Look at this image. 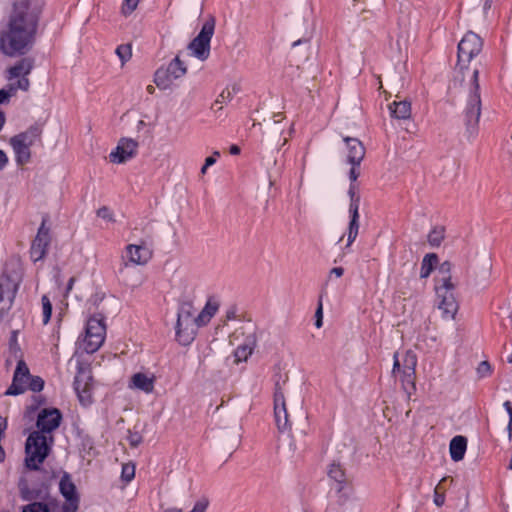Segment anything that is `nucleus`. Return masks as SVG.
<instances>
[{
	"label": "nucleus",
	"mask_w": 512,
	"mask_h": 512,
	"mask_svg": "<svg viewBox=\"0 0 512 512\" xmlns=\"http://www.w3.org/2000/svg\"><path fill=\"white\" fill-rule=\"evenodd\" d=\"M32 12L30 0H18L14 3L9 19L8 31L0 36V48L6 55L22 53L32 38Z\"/></svg>",
	"instance_id": "f257e3e1"
},
{
	"label": "nucleus",
	"mask_w": 512,
	"mask_h": 512,
	"mask_svg": "<svg viewBox=\"0 0 512 512\" xmlns=\"http://www.w3.org/2000/svg\"><path fill=\"white\" fill-rule=\"evenodd\" d=\"M22 276L21 261L18 258L9 259L0 276V318L11 308Z\"/></svg>",
	"instance_id": "f03ea898"
},
{
	"label": "nucleus",
	"mask_w": 512,
	"mask_h": 512,
	"mask_svg": "<svg viewBox=\"0 0 512 512\" xmlns=\"http://www.w3.org/2000/svg\"><path fill=\"white\" fill-rule=\"evenodd\" d=\"M22 433L23 435L27 436V439L25 443L24 465L22 467L17 486L21 499L24 501H31L32 490L30 488V483L32 481V427L26 426ZM22 512H32V502L24 505L22 507Z\"/></svg>",
	"instance_id": "7ed1b4c3"
},
{
	"label": "nucleus",
	"mask_w": 512,
	"mask_h": 512,
	"mask_svg": "<svg viewBox=\"0 0 512 512\" xmlns=\"http://www.w3.org/2000/svg\"><path fill=\"white\" fill-rule=\"evenodd\" d=\"M393 358L392 375L400 380L403 389L410 394L411 390H415L417 356L413 351L407 350L403 354L396 352Z\"/></svg>",
	"instance_id": "20e7f679"
},
{
	"label": "nucleus",
	"mask_w": 512,
	"mask_h": 512,
	"mask_svg": "<svg viewBox=\"0 0 512 512\" xmlns=\"http://www.w3.org/2000/svg\"><path fill=\"white\" fill-rule=\"evenodd\" d=\"M480 116L479 69L474 68L471 77L470 94L465 108V123L470 137H474L477 134Z\"/></svg>",
	"instance_id": "39448f33"
},
{
	"label": "nucleus",
	"mask_w": 512,
	"mask_h": 512,
	"mask_svg": "<svg viewBox=\"0 0 512 512\" xmlns=\"http://www.w3.org/2000/svg\"><path fill=\"white\" fill-rule=\"evenodd\" d=\"M106 338V325L104 317L100 314L91 316L86 323L85 334L80 342V347L85 352L92 354L104 343Z\"/></svg>",
	"instance_id": "423d86ee"
},
{
	"label": "nucleus",
	"mask_w": 512,
	"mask_h": 512,
	"mask_svg": "<svg viewBox=\"0 0 512 512\" xmlns=\"http://www.w3.org/2000/svg\"><path fill=\"white\" fill-rule=\"evenodd\" d=\"M187 73L186 64L177 55L166 67H160L154 74V83L161 90L170 89L173 83Z\"/></svg>",
	"instance_id": "0eeeda50"
},
{
	"label": "nucleus",
	"mask_w": 512,
	"mask_h": 512,
	"mask_svg": "<svg viewBox=\"0 0 512 512\" xmlns=\"http://www.w3.org/2000/svg\"><path fill=\"white\" fill-rule=\"evenodd\" d=\"M483 48L482 38L472 32H467L458 44V63L461 70L467 68V65L476 57Z\"/></svg>",
	"instance_id": "6e6552de"
},
{
	"label": "nucleus",
	"mask_w": 512,
	"mask_h": 512,
	"mask_svg": "<svg viewBox=\"0 0 512 512\" xmlns=\"http://www.w3.org/2000/svg\"><path fill=\"white\" fill-rule=\"evenodd\" d=\"M215 21L213 18L206 21L199 34L189 43L188 49L191 55L201 61H205L210 55V42L214 34Z\"/></svg>",
	"instance_id": "1a4fd4ad"
},
{
	"label": "nucleus",
	"mask_w": 512,
	"mask_h": 512,
	"mask_svg": "<svg viewBox=\"0 0 512 512\" xmlns=\"http://www.w3.org/2000/svg\"><path fill=\"white\" fill-rule=\"evenodd\" d=\"M435 291L442 316L446 319H453L458 311V303L454 295L455 284L444 279L442 284H435Z\"/></svg>",
	"instance_id": "9d476101"
},
{
	"label": "nucleus",
	"mask_w": 512,
	"mask_h": 512,
	"mask_svg": "<svg viewBox=\"0 0 512 512\" xmlns=\"http://www.w3.org/2000/svg\"><path fill=\"white\" fill-rule=\"evenodd\" d=\"M92 389V374L89 366L78 362L77 374L74 380V390L83 406H88L92 403Z\"/></svg>",
	"instance_id": "9b49d317"
},
{
	"label": "nucleus",
	"mask_w": 512,
	"mask_h": 512,
	"mask_svg": "<svg viewBox=\"0 0 512 512\" xmlns=\"http://www.w3.org/2000/svg\"><path fill=\"white\" fill-rule=\"evenodd\" d=\"M63 420L62 413L55 407H45L38 411L34 432L54 436Z\"/></svg>",
	"instance_id": "f8f14e48"
},
{
	"label": "nucleus",
	"mask_w": 512,
	"mask_h": 512,
	"mask_svg": "<svg viewBox=\"0 0 512 512\" xmlns=\"http://www.w3.org/2000/svg\"><path fill=\"white\" fill-rule=\"evenodd\" d=\"M55 436L34 432V473L40 471V465L51 455Z\"/></svg>",
	"instance_id": "ddd939ff"
},
{
	"label": "nucleus",
	"mask_w": 512,
	"mask_h": 512,
	"mask_svg": "<svg viewBox=\"0 0 512 512\" xmlns=\"http://www.w3.org/2000/svg\"><path fill=\"white\" fill-rule=\"evenodd\" d=\"M9 143L13 148L17 165L28 164L31 159L32 134L29 131L19 133L13 136Z\"/></svg>",
	"instance_id": "4468645a"
},
{
	"label": "nucleus",
	"mask_w": 512,
	"mask_h": 512,
	"mask_svg": "<svg viewBox=\"0 0 512 512\" xmlns=\"http://www.w3.org/2000/svg\"><path fill=\"white\" fill-rule=\"evenodd\" d=\"M32 388L29 368L23 360H19L13 375L12 384L6 390L5 395H20Z\"/></svg>",
	"instance_id": "2eb2a0df"
},
{
	"label": "nucleus",
	"mask_w": 512,
	"mask_h": 512,
	"mask_svg": "<svg viewBox=\"0 0 512 512\" xmlns=\"http://www.w3.org/2000/svg\"><path fill=\"white\" fill-rule=\"evenodd\" d=\"M52 241L51 234V222L50 217L45 214L42 217L41 225L37 231L36 237H34V262L43 259L48 251L50 243Z\"/></svg>",
	"instance_id": "dca6fc26"
},
{
	"label": "nucleus",
	"mask_w": 512,
	"mask_h": 512,
	"mask_svg": "<svg viewBox=\"0 0 512 512\" xmlns=\"http://www.w3.org/2000/svg\"><path fill=\"white\" fill-rule=\"evenodd\" d=\"M32 70V60L23 58L8 70V79L13 82L12 88L27 91L30 86L28 75Z\"/></svg>",
	"instance_id": "f3484780"
},
{
	"label": "nucleus",
	"mask_w": 512,
	"mask_h": 512,
	"mask_svg": "<svg viewBox=\"0 0 512 512\" xmlns=\"http://www.w3.org/2000/svg\"><path fill=\"white\" fill-rule=\"evenodd\" d=\"M138 143L131 138H122L117 147L109 154L110 161L116 164H122L135 157Z\"/></svg>",
	"instance_id": "a211bd4d"
},
{
	"label": "nucleus",
	"mask_w": 512,
	"mask_h": 512,
	"mask_svg": "<svg viewBox=\"0 0 512 512\" xmlns=\"http://www.w3.org/2000/svg\"><path fill=\"white\" fill-rule=\"evenodd\" d=\"M274 414L275 421L279 430H284L288 427V413L283 390L279 382L275 384L274 391Z\"/></svg>",
	"instance_id": "6ab92c4d"
},
{
	"label": "nucleus",
	"mask_w": 512,
	"mask_h": 512,
	"mask_svg": "<svg viewBox=\"0 0 512 512\" xmlns=\"http://www.w3.org/2000/svg\"><path fill=\"white\" fill-rule=\"evenodd\" d=\"M128 263L133 265H145L152 258L153 252L144 242L141 244H129L125 248Z\"/></svg>",
	"instance_id": "aec40b11"
},
{
	"label": "nucleus",
	"mask_w": 512,
	"mask_h": 512,
	"mask_svg": "<svg viewBox=\"0 0 512 512\" xmlns=\"http://www.w3.org/2000/svg\"><path fill=\"white\" fill-rule=\"evenodd\" d=\"M199 328L196 320H181L177 319L176 322V340L179 344L187 346L193 342Z\"/></svg>",
	"instance_id": "412c9836"
},
{
	"label": "nucleus",
	"mask_w": 512,
	"mask_h": 512,
	"mask_svg": "<svg viewBox=\"0 0 512 512\" xmlns=\"http://www.w3.org/2000/svg\"><path fill=\"white\" fill-rule=\"evenodd\" d=\"M348 147V162L353 166H359L365 156L363 144L356 138H345Z\"/></svg>",
	"instance_id": "4be33fe9"
},
{
	"label": "nucleus",
	"mask_w": 512,
	"mask_h": 512,
	"mask_svg": "<svg viewBox=\"0 0 512 512\" xmlns=\"http://www.w3.org/2000/svg\"><path fill=\"white\" fill-rule=\"evenodd\" d=\"M59 490L62 496L65 498V503H79V495L76 491V486L73 483L70 474L64 472L60 482Z\"/></svg>",
	"instance_id": "5701e85b"
},
{
	"label": "nucleus",
	"mask_w": 512,
	"mask_h": 512,
	"mask_svg": "<svg viewBox=\"0 0 512 512\" xmlns=\"http://www.w3.org/2000/svg\"><path fill=\"white\" fill-rule=\"evenodd\" d=\"M155 377L146 373H135L130 379V388L141 390L145 393H151L154 390Z\"/></svg>",
	"instance_id": "b1692460"
},
{
	"label": "nucleus",
	"mask_w": 512,
	"mask_h": 512,
	"mask_svg": "<svg viewBox=\"0 0 512 512\" xmlns=\"http://www.w3.org/2000/svg\"><path fill=\"white\" fill-rule=\"evenodd\" d=\"M219 302L214 298H209L204 308L196 316V323L199 327L206 326L219 309Z\"/></svg>",
	"instance_id": "393cba45"
},
{
	"label": "nucleus",
	"mask_w": 512,
	"mask_h": 512,
	"mask_svg": "<svg viewBox=\"0 0 512 512\" xmlns=\"http://www.w3.org/2000/svg\"><path fill=\"white\" fill-rule=\"evenodd\" d=\"M467 449V439L464 436H455L449 446L451 459L455 462L461 461L464 458Z\"/></svg>",
	"instance_id": "a878e982"
},
{
	"label": "nucleus",
	"mask_w": 512,
	"mask_h": 512,
	"mask_svg": "<svg viewBox=\"0 0 512 512\" xmlns=\"http://www.w3.org/2000/svg\"><path fill=\"white\" fill-rule=\"evenodd\" d=\"M349 213H350V221H349L348 230H347L346 247H350L352 245V243L356 240V238L358 236V232H359V227H360L359 210H356V207H354L353 209H349Z\"/></svg>",
	"instance_id": "bb28decb"
},
{
	"label": "nucleus",
	"mask_w": 512,
	"mask_h": 512,
	"mask_svg": "<svg viewBox=\"0 0 512 512\" xmlns=\"http://www.w3.org/2000/svg\"><path fill=\"white\" fill-rule=\"evenodd\" d=\"M389 109L391 115L397 119H408L411 116V103L407 100H395Z\"/></svg>",
	"instance_id": "cd10ccee"
},
{
	"label": "nucleus",
	"mask_w": 512,
	"mask_h": 512,
	"mask_svg": "<svg viewBox=\"0 0 512 512\" xmlns=\"http://www.w3.org/2000/svg\"><path fill=\"white\" fill-rule=\"evenodd\" d=\"M438 257L436 254H427L424 256L420 269V277L427 278L431 274L433 267L436 265Z\"/></svg>",
	"instance_id": "c85d7f7f"
},
{
	"label": "nucleus",
	"mask_w": 512,
	"mask_h": 512,
	"mask_svg": "<svg viewBox=\"0 0 512 512\" xmlns=\"http://www.w3.org/2000/svg\"><path fill=\"white\" fill-rule=\"evenodd\" d=\"M195 312L196 309L194 308L193 303L191 301H184L179 307L177 319L196 320Z\"/></svg>",
	"instance_id": "c756f323"
},
{
	"label": "nucleus",
	"mask_w": 512,
	"mask_h": 512,
	"mask_svg": "<svg viewBox=\"0 0 512 512\" xmlns=\"http://www.w3.org/2000/svg\"><path fill=\"white\" fill-rule=\"evenodd\" d=\"M52 315V303L47 295H43L41 299V316L42 322L46 325Z\"/></svg>",
	"instance_id": "7c9ffc66"
},
{
	"label": "nucleus",
	"mask_w": 512,
	"mask_h": 512,
	"mask_svg": "<svg viewBox=\"0 0 512 512\" xmlns=\"http://www.w3.org/2000/svg\"><path fill=\"white\" fill-rule=\"evenodd\" d=\"M451 268L452 264L449 261L443 262L439 267V276L436 278L435 284H442L444 279H447L448 282H452Z\"/></svg>",
	"instance_id": "2f4dec72"
},
{
	"label": "nucleus",
	"mask_w": 512,
	"mask_h": 512,
	"mask_svg": "<svg viewBox=\"0 0 512 512\" xmlns=\"http://www.w3.org/2000/svg\"><path fill=\"white\" fill-rule=\"evenodd\" d=\"M444 239V228L435 227L428 234V242L431 246L438 247Z\"/></svg>",
	"instance_id": "473e14b6"
},
{
	"label": "nucleus",
	"mask_w": 512,
	"mask_h": 512,
	"mask_svg": "<svg viewBox=\"0 0 512 512\" xmlns=\"http://www.w3.org/2000/svg\"><path fill=\"white\" fill-rule=\"evenodd\" d=\"M116 54L120 58L122 64L126 63L132 56L131 46L129 44H122L116 48Z\"/></svg>",
	"instance_id": "72a5a7b5"
},
{
	"label": "nucleus",
	"mask_w": 512,
	"mask_h": 512,
	"mask_svg": "<svg viewBox=\"0 0 512 512\" xmlns=\"http://www.w3.org/2000/svg\"><path fill=\"white\" fill-rule=\"evenodd\" d=\"M252 349L247 345H242L237 347L234 352L235 362L239 363L241 361H246L247 358L251 355Z\"/></svg>",
	"instance_id": "f704fd0d"
},
{
	"label": "nucleus",
	"mask_w": 512,
	"mask_h": 512,
	"mask_svg": "<svg viewBox=\"0 0 512 512\" xmlns=\"http://www.w3.org/2000/svg\"><path fill=\"white\" fill-rule=\"evenodd\" d=\"M328 473L338 483H342L345 480V473L340 465L332 464Z\"/></svg>",
	"instance_id": "c9c22d12"
},
{
	"label": "nucleus",
	"mask_w": 512,
	"mask_h": 512,
	"mask_svg": "<svg viewBox=\"0 0 512 512\" xmlns=\"http://www.w3.org/2000/svg\"><path fill=\"white\" fill-rule=\"evenodd\" d=\"M348 194L350 196V205H349V209H353L354 207H356V210H359V206H360V196L356 193V187L355 185H350V188H349V191H348Z\"/></svg>",
	"instance_id": "e433bc0d"
},
{
	"label": "nucleus",
	"mask_w": 512,
	"mask_h": 512,
	"mask_svg": "<svg viewBox=\"0 0 512 512\" xmlns=\"http://www.w3.org/2000/svg\"><path fill=\"white\" fill-rule=\"evenodd\" d=\"M140 0H124L121 11L125 16L130 15L138 6Z\"/></svg>",
	"instance_id": "4c0bfd02"
},
{
	"label": "nucleus",
	"mask_w": 512,
	"mask_h": 512,
	"mask_svg": "<svg viewBox=\"0 0 512 512\" xmlns=\"http://www.w3.org/2000/svg\"><path fill=\"white\" fill-rule=\"evenodd\" d=\"M134 476H135L134 465L124 464L122 466V473H121L122 479L125 480L126 482H129L134 478Z\"/></svg>",
	"instance_id": "58836bf2"
},
{
	"label": "nucleus",
	"mask_w": 512,
	"mask_h": 512,
	"mask_svg": "<svg viewBox=\"0 0 512 512\" xmlns=\"http://www.w3.org/2000/svg\"><path fill=\"white\" fill-rule=\"evenodd\" d=\"M97 216L104 219V220H107L109 222H114L115 219H114V214L112 213V211L106 207V206H103L101 208H99L97 210Z\"/></svg>",
	"instance_id": "ea45409f"
},
{
	"label": "nucleus",
	"mask_w": 512,
	"mask_h": 512,
	"mask_svg": "<svg viewBox=\"0 0 512 512\" xmlns=\"http://www.w3.org/2000/svg\"><path fill=\"white\" fill-rule=\"evenodd\" d=\"M435 505L437 507H441L445 503V495L444 492H441V486H436L434 489V499Z\"/></svg>",
	"instance_id": "a19ab883"
},
{
	"label": "nucleus",
	"mask_w": 512,
	"mask_h": 512,
	"mask_svg": "<svg viewBox=\"0 0 512 512\" xmlns=\"http://www.w3.org/2000/svg\"><path fill=\"white\" fill-rule=\"evenodd\" d=\"M477 373L479 377H487L491 374V366L487 361H482L478 368Z\"/></svg>",
	"instance_id": "79ce46f5"
},
{
	"label": "nucleus",
	"mask_w": 512,
	"mask_h": 512,
	"mask_svg": "<svg viewBox=\"0 0 512 512\" xmlns=\"http://www.w3.org/2000/svg\"><path fill=\"white\" fill-rule=\"evenodd\" d=\"M315 317H316V321H315V325L317 328H321L322 325H323V308H322V302L320 301L319 304H318V307H317V310L315 312Z\"/></svg>",
	"instance_id": "37998d69"
},
{
	"label": "nucleus",
	"mask_w": 512,
	"mask_h": 512,
	"mask_svg": "<svg viewBox=\"0 0 512 512\" xmlns=\"http://www.w3.org/2000/svg\"><path fill=\"white\" fill-rule=\"evenodd\" d=\"M44 6H45L44 0H34V12L36 10L40 11ZM36 24H37V19H36V14L34 13V33L36 32Z\"/></svg>",
	"instance_id": "c03bdc74"
},
{
	"label": "nucleus",
	"mask_w": 512,
	"mask_h": 512,
	"mask_svg": "<svg viewBox=\"0 0 512 512\" xmlns=\"http://www.w3.org/2000/svg\"><path fill=\"white\" fill-rule=\"evenodd\" d=\"M79 503H65L62 506V512H77Z\"/></svg>",
	"instance_id": "a18cd8bd"
},
{
	"label": "nucleus",
	"mask_w": 512,
	"mask_h": 512,
	"mask_svg": "<svg viewBox=\"0 0 512 512\" xmlns=\"http://www.w3.org/2000/svg\"><path fill=\"white\" fill-rule=\"evenodd\" d=\"M34 512H50V510L47 503L34 502Z\"/></svg>",
	"instance_id": "49530a36"
},
{
	"label": "nucleus",
	"mask_w": 512,
	"mask_h": 512,
	"mask_svg": "<svg viewBox=\"0 0 512 512\" xmlns=\"http://www.w3.org/2000/svg\"><path fill=\"white\" fill-rule=\"evenodd\" d=\"M44 387V380L39 376H34V392H39Z\"/></svg>",
	"instance_id": "de8ad7c7"
},
{
	"label": "nucleus",
	"mask_w": 512,
	"mask_h": 512,
	"mask_svg": "<svg viewBox=\"0 0 512 512\" xmlns=\"http://www.w3.org/2000/svg\"><path fill=\"white\" fill-rule=\"evenodd\" d=\"M358 167L359 166H353L352 165V168L350 169L349 178H350V180L352 182H355L357 180V178L359 177V175H360Z\"/></svg>",
	"instance_id": "09e8293b"
},
{
	"label": "nucleus",
	"mask_w": 512,
	"mask_h": 512,
	"mask_svg": "<svg viewBox=\"0 0 512 512\" xmlns=\"http://www.w3.org/2000/svg\"><path fill=\"white\" fill-rule=\"evenodd\" d=\"M448 481H449L450 483H452V482H453V479H452L451 477H448V476L443 477V478L440 480V482L436 485V486H441V492H444V493H445V491H446V483H447Z\"/></svg>",
	"instance_id": "8fccbe9b"
},
{
	"label": "nucleus",
	"mask_w": 512,
	"mask_h": 512,
	"mask_svg": "<svg viewBox=\"0 0 512 512\" xmlns=\"http://www.w3.org/2000/svg\"><path fill=\"white\" fill-rule=\"evenodd\" d=\"M46 400L42 396H34V411L41 406L45 405Z\"/></svg>",
	"instance_id": "3c124183"
},
{
	"label": "nucleus",
	"mask_w": 512,
	"mask_h": 512,
	"mask_svg": "<svg viewBox=\"0 0 512 512\" xmlns=\"http://www.w3.org/2000/svg\"><path fill=\"white\" fill-rule=\"evenodd\" d=\"M8 163V157L6 153L0 149V170L4 169V167Z\"/></svg>",
	"instance_id": "603ef678"
},
{
	"label": "nucleus",
	"mask_w": 512,
	"mask_h": 512,
	"mask_svg": "<svg viewBox=\"0 0 512 512\" xmlns=\"http://www.w3.org/2000/svg\"><path fill=\"white\" fill-rule=\"evenodd\" d=\"M7 429V419L0 416V436L4 437Z\"/></svg>",
	"instance_id": "864d4df0"
},
{
	"label": "nucleus",
	"mask_w": 512,
	"mask_h": 512,
	"mask_svg": "<svg viewBox=\"0 0 512 512\" xmlns=\"http://www.w3.org/2000/svg\"><path fill=\"white\" fill-rule=\"evenodd\" d=\"M344 273V269L342 267H334L330 271V275H335L336 277H341Z\"/></svg>",
	"instance_id": "5fc2aeb1"
},
{
	"label": "nucleus",
	"mask_w": 512,
	"mask_h": 512,
	"mask_svg": "<svg viewBox=\"0 0 512 512\" xmlns=\"http://www.w3.org/2000/svg\"><path fill=\"white\" fill-rule=\"evenodd\" d=\"M32 406H27L24 414V420L29 423L32 420Z\"/></svg>",
	"instance_id": "6e6d98bb"
},
{
	"label": "nucleus",
	"mask_w": 512,
	"mask_h": 512,
	"mask_svg": "<svg viewBox=\"0 0 512 512\" xmlns=\"http://www.w3.org/2000/svg\"><path fill=\"white\" fill-rule=\"evenodd\" d=\"M231 96V92L229 90H224L222 91V93L219 95V99H217V103L219 102H223L226 98H230Z\"/></svg>",
	"instance_id": "4d7b16f0"
},
{
	"label": "nucleus",
	"mask_w": 512,
	"mask_h": 512,
	"mask_svg": "<svg viewBox=\"0 0 512 512\" xmlns=\"http://www.w3.org/2000/svg\"><path fill=\"white\" fill-rule=\"evenodd\" d=\"M503 406L509 414V419L512 420V403L510 401H505Z\"/></svg>",
	"instance_id": "13d9d810"
},
{
	"label": "nucleus",
	"mask_w": 512,
	"mask_h": 512,
	"mask_svg": "<svg viewBox=\"0 0 512 512\" xmlns=\"http://www.w3.org/2000/svg\"><path fill=\"white\" fill-rule=\"evenodd\" d=\"M8 98H9V93L6 90L1 89L0 90V104L4 103Z\"/></svg>",
	"instance_id": "bf43d9fd"
},
{
	"label": "nucleus",
	"mask_w": 512,
	"mask_h": 512,
	"mask_svg": "<svg viewBox=\"0 0 512 512\" xmlns=\"http://www.w3.org/2000/svg\"><path fill=\"white\" fill-rule=\"evenodd\" d=\"M215 163H216V158L213 157V156H209V157H207L205 159V163L204 164H206V166L210 167V166L214 165Z\"/></svg>",
	"instance_id": "052dcab7"
},
{
	"label": "nucleus",
	"mask_w": 512,
	"mask_h": 512,
	"mask_svg": "<svg viewBox=\"0 0 512 512\" xmlns=\"http://www.w3.org/2000/svg\"><path fill=\"white\" fill-rule=\"evenodd\" d=\"M230 153L232 155H238L240 153V148L237 145H232L230 147Z\"/></svg>",
	"instance_id": "680f3d73"
},
{
	"label": "nucleus",
	"mask_w": 512,
	"mask_h": 512,
	"mask_svg": "<svg viewBox=\"0 0 512 512\" xmlns=\"http://www.w3.org/2000/svg\"><path fill=\"white\" fill-rule=\"evenodd\" d=\"M5 115L4 113L0 110V131L3 129L4 127V124H5Z\"/></svg>",
	"instance_id": "e2e57ef3"
},
{
	"label": "nucleus",
	"mask_w": 512,
	"mask_h": 512,
	"mask_svg": "<svg viewBox=\"0 0 512 512\" xmlns=\"http://www.w3.org/2000/svg\"><path fill=\"white\" fill-rule=\"evenodd\" d=\"M146 91L150 94V95H153L155 93V87L153 85H148L146 87Z\"/></svg>",
	"instance_id": "0e129e2a"
},
{
	"label": "nucleus",
	"mask_w": 512,
	"mask_h": 512,
	"mask_svg": "<svg viewBox=\"0 0 512 512\" xmlns=\"http://www.w3.org/2000/svg\"><path fill=\"white\" fill-rule=\"evenodd\" d=\"M508 433H509V438L511 439L512 438V420L511 419H509Z\"/></svg>",
	"instance_id": "69168bd1"
},
{
	"label": "nucleus",
	"mask_w": 512,
	"mask_h": 512,
	"mask_svg": "<svg viewBox=\"0 0 512 512\" xmlns=\"http://www.w3.org/2000/svg\"><path fill=\"white\" fill-rule=\"evenodd\" d=\"M74 281H75V279H74V278H70V279H69V282H68V285H67V290H68V291L72 289L73 284H74Z\"/></svg>",
	"instance_id": "338daca9"
},
{
	"label": "nucleus",
	"mask_w": 512,
	"mask_h": 512,
	"mask_svg": "<svg viewBox=\"0 0 512 512\" xmlns=\"http://www.w3.org/2000/svg\"><path fill=\"white\" fill-rule=\"evenodd\" d=\"M53 477H54V473L53 472H46L45 473V479L46 480L52 479Z\"/></svg>",
	"instance_id": "774afa93"
}]
</instances>
